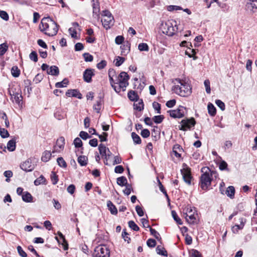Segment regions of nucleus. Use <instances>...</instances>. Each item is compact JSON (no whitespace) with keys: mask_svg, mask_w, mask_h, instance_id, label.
Listing matches in <instances>:
<instances>
[{"mask_svg":"<svg viewBox=\"0 0 257 257\" xmlns=\"http://www.w3.org/2000/svg\"><path fill=\"white\" fill-rule=\"evenodd\" d=\"M75 190V186L73 184L70 185L67 188V192L71 194H73L74 193Z\"/></svg>","mask_w":257,"mask_h":257,"instance_id":"338daca9","label":"nucleus"},{"mask_svg":"<svg viewBox=\"0 0 257 257\" xmlns=\"http://www.w3.org/2000/svg\"><path fill=\"white\" fill-rule=\"evenodd\" d=\"M65 145V139L63 137H60L57 139L56 145L54 146L52 153H60L64 149Z\"/></svg>","mask_w":257,"mask_h":257,"instance_id":"ddd939ff","label":"nucleus"},{"mask_svg":"<svg viewBox=\"0 0 257 257\" xmlns=\"http://www.w3.org/2000/svg\"><path fill=\"white\" fill-rule=\"evenodd\" d=\"M204 84L205 87L206 91L207 93L209 94L211 92L210 87V81L208 79H206L204 82Z\"/></svg>","mask_w":257,"mask_h":257,"instance_id":"5fc2aeb1","label":"nucleus"},{"mask_svg":"<svg viewBox=\"0 0 257 257\" xmlns=\"http://www.w3.org/2000/svg\"><path fill=\"white\" fill-rule=\"evenodd\" d=\"M107 206L110 213L113 215H116L117 213V209L110 201L107 202Z\"/></svg>","mask_w":257,"mask_h":257,"instance_id":"412c9836","label":"nucleus"},{"mask_svg":"<svg viewBox=\"0 0 257 257\" xmlns=\"http://www.w3.org/2000/svg\"><path fill=\"white\" fill-rule=\"evenodd\" d=\"M181 126L180 128V130L186 131L187 130L190 129L191 127H193L196 121L194 118L192 117L189 119H183L181 121Z\"/></svg>","mask_w":257,"mask_h":257,"instance_id":"1a4fd4ad","label":"nucleus"},{"mask_svg":"<svg viewBox=\"0 0 257 257\" xmlns=\"http://www.w3.org/2000/svg\"><path fill=\"white\" fill-rule=\"evenodd\" d=\"M136 210L139 216H143L144 215L143 209L140 206L137 205L136 206Z\"/></svg>","mask_w":257,"mask_h":257,"instance_id":"052dcab7","label":"nucleus"},{"mask_svg":"<svg viewBox=\"0 0 257 257\" xmlns=\"http://www.w3.org/2000/svg\"><path fill=\"white\" fill-rule=\"evenodd\" d=\"M101 16L102 24L105 29L107 30L113 26L114 18L109 11L107 10L102 11Z\"/></svg>","mask_w":257,"mask_h":257,"instance_id":"39448f33","label":"nucleus"},{"mask_svg":"<svg viewBox=\"0 0 257 257\" xmlns=\"http://www.w3.org/2000/svg\"><path fill=\"white\" fill-rule=\"evenodd\" d=\"M164 118V117L163 115H160L155 116L153 118V119L156 123H160L162 122Z\"/></svg>","mask_w":257,"mask_h":257,"instance_id":"a18cd8bd","label":"nucleus"},{"mask_svg":"<svg viewBox=\"0 0 257 257\" xmlns=\"http://www.w3.org/2000/svg\"><path fill=\"white\" fill-rule=\"evenodd\" d=\"M0 135L3 138H6L9 136L8 131L4 128H0Z\"/></svg>","mask_w":257,"mask_h":257,"instance_id":"de8ad7c7","label":"nucleus"},{"mask_svg":"<svg viewBox=\"0 0 257 257\" xmlns=\"http://www.w3.org/2000/svg\"><path fill=\"white\" fill-rule=\"evenodd\" d=\"M142 137L144 138H148L150 135V132L148 129H143L141 133Z\"/></svg>","mask_w":257,"mask_h":257,"instance_id":"e2e57ef3","label":"nucleus"},{"mask_svg":"<svg viewBox=\"0 0 257 257\" xmlns=\"http://www.w3.org/2000/svg\"><path fill=\"white\" fill-rule=\"evenodd\" d=\"M9 93L11 96V99L13 102H15L20 107L22 106V96L21 93L16 92L11 90H9Z\"/></svg>","mask_w":257,"mask_h":257,"instance_id":"9d476101","label":"nucleus"},{"mask_svg":"<svg viewBox=\"0 0 257 257\" xmlns=\"http://www.w3.org/2000/svg\"><path fill=\"white\" fill-rule=\"evenodd\" d=\"M201 171L202 174L200 177V186L202 189L206 190L211 185L212 174L210 169L207 167H203Z\"/></svg>","mask_w":257,"mask_h":257,"instance_id":"7ed1b4c3","label":"nucleus"},{"mask_svg":"<svg viewBox=\"0 0 257 257\" xmlns=\"http://www.w3.org/2000/svg\"><path fill=\"white\" fill-rule=\"evenodd\" d=\"M118 86H115L114 85H113V87H112L116 92H117V93L119 92L121 89L123 91L125 90L126 86H123V85H121V84H120V83H118Z\"/></svg>","mask_w":257,"mask_h":257,"instance_id":"49530a36","label":"nucleus"},{"mask_svg":"<svg viewBox=\"0 0 257 257\" xmlns=\"http://www.w3.org/2000/svg\"><path fill=\"white\" fill-rule=\"evenodd\" d=\"M127 95L129 99L132 101L135 100L138 96L137 94L134 91H130L128 92Z\"/></svg>","mask_w":257,"mask_h":257,"instance_id":"8fccbe9b","label":"nucleus"},{"mask_svg":"<svg viewBox=\"0 0 257 257\" xmlns=\"http://www.w3.org/2000/svg\"><path fill=\"white\" fill-rule=\"evenodd\" d=\"M127 182V179L124 176H121L117 178V184L119 186H126Z\"/></svg>","mask_w":257,"mask_h":257,"instance_id":"c756f323","label":"nucleus"},{"mask_svg":"<svg viewBox=\"0 0 257 257\" xmlns=\"http://www.w3.org/2000/svg\"><path fill=\"white\" fill-rule=\"evenodd\" d=\"M235 189L234 187L229 186L226 191V194L230 198H233L234 196Z\"/></svg>","mask_w":257,"mask_h":257,"instance_id":"cd10ccee","label":"nucleus"},{"mask_svg":"<svg viewBox=\"0 0 257 257\" xmlns=\"http://www.w3.org/2000/svg\"><path fill=\"white\" fill-rule=\"evenodd\" d=\"M245 7L248 10L254 12V10L257 9V0H247Z\"/></svg>","mask_w":257,"mask_h":257,"instance_id":"dca6fc26","label":"nucleus"},{"mask_svg":"<svg viewBox=\"0 0 257 257\" xmlns=\"http://www.w3.org/2000/svg\"><path fill=\"white\" fill-rule=\"evenodd\" d=\"M147 244L150 247H154L156 245V241L154 239L150 238L147 240Z\"/></svg>","mask_w":257,"mask_h":257,"instance_id":"4d7b16f0","label":"nucleus"},{"mask_svg":"<svg viewBox=\"0 0 257 257\" xmlns=\"http://www.w3.org/2000/svg\"><path fill=\"white\" fill-rule=\"evenodd\" d=\"M58 234L59 235V237L58 238L59 239H60L61 240H62V245H63V249L66 250H67L68 248V243L65 238V237L63 235V234L59 231L58 232Z\"/></svg>","mask_w":257,"mask_h":257,"instance_id":"5701e85b","label":"nucleus"},{"mask_svg":"<svg viewBox=\"0 0 257 257\" xmlns=\"http://www.w3.org/2000/svg\"><path fill=\"white\" fill-rule=\"evenodd\" d=\"M156 250L157 254L161 255L167 256V251L166 250L165 248L164 247L162 246L161 245L157 246V247H156Z\"/></svg>","mask_w":257,"mask_h":257,"instance_id":"b1692460","label":"nucleus"},{"mask_svg":"<svg viewBox=\"0 0 257 257\" xmlns=\"http://www.w3.org/2000/svg\"><path fill=\"white\" fill-rule=\"evenodd\" d=\"M163 28V33L170 36L174 35L178 30L177 25L173 26V24L169 22L166 23Z\"/></svg>","mask_w":257,"mask_h":257,"instance_id":"0eeeda50","label":"nucleus"},{"mask_svg":"<svg viewBox=\"0 0 257 257\" xmlns=\"http://www.w3.org/2000/svg\"><path fill=\"white\" fill-rule=\"evenodd\" d=\"M172 217L176 222L180 225L182 224V221L181 219L178 216L177 213L175 211L172 210L171 212Z\"/></svg>","mask_w":257,"mask_h":257,"instance_id":"a19ab883","label":"nucleus"},{"mask_svg":"<svg viewBox=\"0 0 257 257\" xmlns=\"http://www.w3.org/2000/svg\"><path fill=\"white\" fill-rule=\"evenodd\" d=\"M74 144L76 148H80L82 145V142L80 138H76L74 141Z\"/></svg>","mask_w":257,"mask_h":257,"instance_id":"680f3d73","label":"nucleus"},{"mask_svg":"<svg viewBox=\"0 0 257 257\" xmlns=\"http://www.w3.org/2000/svg\"><path fill=\"white\" fill-rule=\"evenodd\" d=\"M94 70L91 68L86 69L83 72V79L84 81L90 83L92 81V77L94 75Z\"/></svg>","mask_w":257,"mask_h":257,"instance_id":"2eb2a0df","label":"nucleus"},{"mask_svg":"<svg viewBox=\"0 0 257 257\" xmlns=\"http://www.w3.org/2000/svg\"><path fill=\"white\" fill-rule=\"evenodd\" d=\"M128 234L124 230H123L122 232V237L125 241H127V243H129L130 241L131 240V238L128 236Z\"/></svg>","mask_w":257,"mask_h":257,"instance_id":"69168bd1","label":"nucleus"},{"mask_svg":"<svg viewBox=\"0 0 257 257\" xmlns=\"http://www.w3.org/2000/svg\"><path fill=\"white\" fill-rule=\"evenodd\" d=\"M79 136L83 140H86L87 139L91 137V136H90L87 133L84 132V131L80 132V133L79 134Z\"/></svg>","mask_w":257,"mask_h":257,"instance_id":"0e129e2a","label":"nucleus"},{"mask_svg":"<svg viewBox=\"0 0 257 257\" xmlns=\"http://www.w3.org/2000/svg\"><path fill=\"white\" fill-rule=\"evenodd\" d=\"M116 78V83H120L123 86H127L128 85V80L129 76L125 72H121Z\"/></svg>","mask_w":257,"mask_h":257,"instance_id":"f8f14e48","label":"nucleus"},{"mask_svg":"<svg viewBox=\"0 0 257 257\" xmlns=\"http://www.w3.org/2000/svg\"><path fill=\"white\" fill-rule=\"evenodd\" d=\"M128 226L135 231H139L140 229L139 227L135 223L134 221H130L128 222Z\"/></svg>","mask_w":257,"mask_h":257,"instance_id":"37998d69","label":"nucleus"},{"mask_svg":"<svg viewBox=\"0 0 257 257\" xmlns=\"http://www.w3.org/2000/svg\"><path fill=\"white\" fill-rule=\"evenodd\" d=\"M186 112V108L182 106L179 107L174 110H170L167 111L169 113L171 117L173 118H181L184 116Z\"/></svg>","mask_w":257,"mask_h":257,"instance_id":"6e6552de","label":"nucleus"},{"mask_svg":"<svg viewBox=\"0 0 257 257\" xmlns=\"http://www.w3.org/2000/svg\"><path fill=\"white\" fill-rule=\"evenodd\" d=\"M47 73L49 75L57 76L59 74V68L56 66H52L48 69Z\"/></svg>","mask_w":257,"mask_h":257,"instance_id":"6ab92c4d","label":"nucleus"},{"mask_svg":"<svg viewBox=\"0 0 257 257\" xmlns=\"http://www.w3.org/2000/svg\"><path fill=\"white\" fill-rule=\"evenodd\" d=\"M102 102V98L101 97L98 98V99L96 100V103H95L93 106L94 110L96 112L99 113L101 109V105Z\"/></svg>","mask_w":257,"mask_h":257,"instance_id":"a878e982","label":"nucleus"},{"mask_svg":"<svg viewBox=\"0 0 257 257\" xmlns=\"http://www.w3.org/2000/svg\"><path fill=\"white\" fill-rule=\"evenodd\" d=\"M174 85L172 91L181 96L186 97L192 92V89L190 84L185 80L176 78L172 80Z\"/></svg>","mask_w":257,"mask_h":257,"instance_id":"f257e3e1","label":"nucleus"},{"mask_svg":"<svg viewBox=\"0 0 257 257\" xmlns=\"http://www.w3.org/2000/svg\"><path fill=\"white\" fill-rule=\"evenodd\" d=\"M125 61L124 57L117 56L114 59V62L116 66H120Z\"/></svg>","mask_w":257,"mask_h":257,"instance_id":"4c0bfd02","label":"nucleus"},{"mask_svg":"<svg viewBox=\"0 0 257 257\" xmlns=\"http://www.w3.org/2000/svg\"><path fill=\"white\" fill-rule=\"evenodd\" d=\"M84 59L86 62H91L93 61V56L88 53H85L83 54Z\"/></svg>","mask_w":257,"mask_h":257,"instance_id":"3c124183","label":"nucleus"},{"mask_svg":"<svg viewBox=\"0 0 257 257\" xmlns=\"http://www.w3.org/2000/svg\"><path fill=\"white\" fill-rule=\"evenodd\" d=\"M78 162L81 166H86L87 164V158L85 156H80L78 158Z\"/></svg>","mask_w":257,"mask_h":257,"instance_id":"7c9ffc66","label":"nucleus"},{"mask_svg":"<svg viewBox=\"0 0 257 257\" xmlns=\"http://www.w3.org/2000/svg\"><path fill=\"white\" fill-rule=\"evenodd\" d=\"M0 17L5 21H8L9 19L8 13L4 11H0Z\"/></svg>","mask_w":257,"mask_h":257,"instance_id":"864d4df0","label":"nucleus"},{"mask_svg":"<svg viewBox=\"0 0 257 257\" xmlns=\"http://www.w3.org/2000/svg\"><path fill=\"white\" fill-rule=\"evenodd\" d=\"M93 13L96 15H98L99 12V4L97 0H92Z\"/></svg>","mask_w":257,"mask_h":257,"instance_id":"4be33fe9","label":"nucleus"},{"mask_svg":"<svg viewBox=\"0 0 257 257\" xmlns=\"http://www.w3.org/2000/svg\"><path fill=\"white\" fill-rule=\"evenodd\" d=\"M12 75L15 77H18L20 74V71L17 66H13L11 69Z\"/></svg>","mask_w":257,"mask_h":257,"instance_id":"ea45409f","label":"nucleus"},{"mask_svg":"<svg viewBox=\"0 0 257 257\" xmlns=\"http://www.w3.org/2000/svg\"><path fill=\"white\" fill-rule=\"evenodd\" d=\"M57 162L58 165L63 168H66L67 166V164L65 160L63 159L62 157H59L57 159Z\"/></svg>","mask_w":257,"mask_h":257,"instance_id":"79ce46f5","label":"nucleus"},{"mask_svg":"<svg viewBox=\"0 0 257 257\" xmlns=\"http://www.w3.org/2000/svg\"><path fill=\"white\" fill-rule=\"evenodd\" d=\"M106 65V62L105 60H101L97 64V67L99 69H102Z\"/></svg>","mask_w":257,"mask_h":257,"instance_id":"774afa93","label":"nucleus"},{"mask_svg":"<svg viewBox=\"0 0 257 257\" xmlns=\"http://www.w3.org/2000/svg\"><path fill=\"white\" fill-rule=\"evenodd\" d=\"M21 169L26 172H31L35 168V165L30 159H28L21 165Z\"/></svg>","mask_w":257,"mask_h":257,"instance_id":"4468645a","label":"nucleus"},{"mask_svg":"<svg viewBox=\"0 0 257 257\" xmlns=\"http://www.w3.org/2000/svg\"><path fill=\"white\" fill-rule=\"evenodd\" d=\"M121 55L125 56L130 51V44L127 43L126 44H123L120 46Z\"/></svg>","mask_w":257,"mask_h":257,"instance_id":"aec40b11","label":"nucleus"},{"mask_svg":"<svg viewBox=\"0 0 257 257\" xmlns=\"http://www.w3.org/2000/svg\"><path fill=\"white\" fill-rule=\"evenodd\" d=\"M98 150L100 154L102 157H104V159L107 158V152L110 153V151L108 148L105 146L103 144H100L98 147Z\"/></svg>","mask_w":257,"mask_h":257,"instance_id":"a211bd4d","label":"nucleus"},{"mask_svg":"<svg viewBox=\"0 0 257 257\" xmlns=\"http://www.w3.org/2000/svg\"><path fill=\"white\" fill-rule=\"evenodd\" d=\"M68 97H75L79 99L82 98V94L76 89H69L66 92Z\"/></svg>","mask_w":257,"mask_h":257,"instance_id":"f3484780","label":"nucleus"},{"mask_svg":"<svg viewBox=\"0 0 257 257\" xmlns=\"http://www.w3.org/2000/svg\"><path fill=\"white\" fill-rule=\"evenodd\" d=\"M150 231L152 235H153L156 239H159L160 237V234L155 229L150 228Z\"/></svg>","mask_w":257,"mask_h":257,"instance_id":"13d9d810","label":"nucleus"},{"mask_svg":"<svg viewBox=\"0 0 257 257\" xmlns=\"http://www.w3.org/2000/svg\"><path fill=\"white\" fill-rule=\"evenodd\" d=\"M131 136L135 144H140L141 143V139L139 135H138L135 133L133 132L131 134Z\"/></svg>","mask_w":257,"mask_h":257,"instance_id":"f704fd0d","label":"nucleus"},{"mask_svg":"<svg viewBox=\"0 0 257 257\" xmlns=\"http://www.w3.org/2000/svg\"><path fill=\"white\" fill-rule=\"evenodd\" d=\"M8 50V45L6 43L0 45V56H3Z\"/></svg>","mask_w":257,"mask_h":257,"instance_id":"c9c22d12","label":"nucleus"},{"mask_svg":"<svg viewBox=\"0 0 257 257\" xmlns=\"http://www.w3.org/2000/svg\"><path fill=\"white\" fill-rule=\"evenodd\" d=\"M29 58L32 61L37 62L38 61V55L36 52L32 51L29 55Z\"/></svg>","mask_w":257,"mask_h":257,"instance_id":"09e8293b","label":"nucleus"},{"mask_svg":"<svg viewBox=\"0 0 257 257\" xmlns=\"http://www.w3.org/2000/svg\"><path fill=\"white\" fill-rule=\"evenodd\" d=\"M7 149L9 151L12 152L16 149V140L12 139L10 140L7 144Z\"/></svg>","mask_w":257,"mask_h":257,"instance_id":"393cba45","label":"nucleus"},{"mask_svg":"<svg viewBox=\"0 0 257 257\" xmlns=\"http://www.w3.org/2000/svg\"><path fill=\"white\" fill-rule=\"evenodd\" d=\"M46 179L43 175H41L39 177L36 179L34 181V184L36 186L42 184H45Z\"/></svg>","mask_w":257,"mask_h":257,"instance_id":"e433bc0d","label":"nucleus"},{"mask_svg":"<svg viewBox=\"0 0 257 257\" xmlns=\"http://www.w3.org/2000/svg\"><path fill=\"white\" fill-rule=\"evenodd\" d=\"M138 49L140 51H148L149 46L147 43H142L139 44Z\"/></svg>","mask_w":257,"mask_h":257,"instance_id":"58836bf2","label":"nucleus"},{"mask_svg":"<svg viewBox=\"0 0 257 257\" xmlns=\"http://www.w3.org/2000/svg\"><path fill=\"white\" fill-rule=\"evenodd\" d=\"M51 180L53 185H55L58 181V176L54 172H52L51 174Z\"/></svg>","mask_w":257,"mask_h":257,"instance_id":"c03bdc74","label":"nucleus"},{"mask_svg":"<svg viewBox=\"0 0 257 257\" xmlns=\"http://www.w3.org/2000/svg\"><path fill=\"white\" fill-rule=\"evenodd\" d=\"M93 257H109L110 251L105 245H99L96 246L92 254Z\"/></svg>","mask_w":257,"mask_h":257,"instance_id":"423d86ee","label":"nucleus"},{"mask_svg":"<svg viewBox=\"0 0 257 257\" xmlns=\"http://www.w3.org/2000/svg\"><path fill=\"white\" fill-rule=\"evenodd\" d=\"M208 113L211 115L214 116L216 114V108L212 103H209L207 106Z\"/></svg>","mask_w":257,"mask_h":257,"instance_id":"72a5a7b5","label":"nucleus"},{"mask_svg":"<svg viewBox=\"0 0 257 257\" xmlns=\"http://www.w3.org/2000/svg\"><path fill=\"white\" fill-rule=\"evenodd\" d=\"M51 155H52V154L50 152V151H45L43 153V155L41 158L42 161L43 162H48L50 160V159L51 157Z\"/></svg>","mask_w":257,"mask_h":257,"instance_id":"c85d7f7f","label":"nucleus"},{"mask_svg":"<svg viewBox=\"0 0 257 257\" xmlns=\"http://www.w3.org/2000/svg\"><path fill=\"white\" fill-rule=\"evenodd\" d=\"M184 215L189 223L192 224L197 223V213L195 208L187 206L184 209Z\"/></svg>","mask_w":257,"mask_h":257,"instance_id":"20e7f679","label":"nucleus"},{"mask_svg":"<svg viewBox=\"0 0 257 257\" xmlns=\"http://www.w3.org/2000/svg\"><path fill=\"white\" fill-rule=\"evenodd\" d=\"M22 199L25 202H31L32 201L33 197L30 193L25 192L22 195Z\"/></svg>","mask_w":257,"mask_h":257,"instance_id":"bb28decb","label":"nucleus"},{"mask_svg":"<svg viewBox=\"0 0 257 257\" xmlns=\"http://www.w3.org/2000/svg\"><path fill=\"white\" fill-rule=\"evenodd\" d=\"M153 107L154 109L157 110L158 113H161V104L157 102L153 103Z\"/></svg>","mask_w":257,"mask_h":257,"instance_id":"bf43d9fd","label":"nucleus"},{"mask_svg":"<svg viewBox=\"0 0 257 257\" xmlns=\"http://www.w3.org/2000/svg\"><path fill=\"white\" fill-rule=\"evenodd\" d=\"M215 103L221 110H224L225 109V104L221 100L217 99L215 101Z\"/></svg>","mask_w":257,"mask_h":257,"instance_id":"6e6d98bb","label":"nucleus"},{"mask_svg":"<svg viewBox=\"0 0 257 257\" xmlns=\"http://www.w3.org/2000/svg\"><path fill=\"white\" fill-rule=\"evenodd\" d=\"M17 251L19 253V254L21 256V257H27V254L26 253V252L23 249V248H22V247L21 246H17Z\"/></svg>","mask_w":257,"mask_h":257,"instance_id":"603ef678","label":"nucleus"},{"mask_svg":"<svg viewBox=\"0 0 257 257\" xmlns=\"http://www.w3.org/2000/svg\"><path fill=\"white\" fill-rule=\"evenodd\" d=\"M134 109L141 111L144 109V103L142 100H139L138 102H135L134 104Z\"/></svg>","mask_w":257,"mask_h":257,"instance_id":"2f4dec72","label":"nucleus"},{"mask_svg":"<svg viewBox=\"0 0 257 257\" xmlns=\"http://www.w3.org/2000/svg\"><path fill=\"white\" fill-rule=\"evenodd\" d=\"M181 171L184 182L188 185H191L192 177L190 169L188 167L184 168Z\"/></svg>","mask_w":257,"mask_h":257,"instance_id":"9b49d317","label":"nucleus"},{"mask_svg":"<svg viewBox=\"0 0 257 257\" xmlns=\"http://www.w3.org/2000/svg\"><path fill=\"white\" fill-rule=\"evenodd\" d=\"M39 28L45 34L49 36H53L58 32V25L50 17H45L41 20Z\"/></svg>","mask_w":257,"mask_h":257,"instance_id":"f03ea898","label":"nucleus"},{"mask_svg":"<svg viewBox=\"0 0 257 257\" xmlns=\"http://www.w3.org/2000/svg\"><path fill=\"white\" fill-rule=\"evenodd\" d=\"M68 83V80L67 78H65L61 82H57L55 84V86L57 88H62L66 87Z\"/></svg>","mask_w":257,"mask_h":257,"instance_id":"473e14b6","label":"nucleus"}]
</instances>
